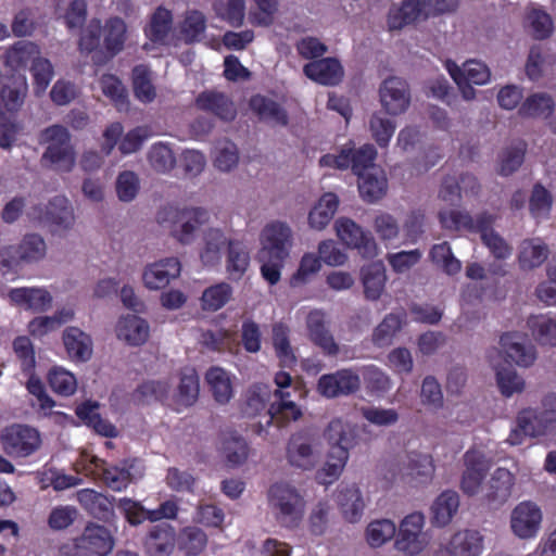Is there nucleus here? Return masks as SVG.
I'll return each instance as SVG.
<instances>
[{
  "mask_svg": "<svg viewBox=\"0 0 556 556\" xmlns=\"http://www.w3.org/2000/svg\"><path fill=\"white\" fill-rule=\"evenodd\" d=\"M388 180L381 167H371L369 172L358 175V190L367 202H376L387 193Z\"/></svg>",
  "mask_w": 556,
  "mask_h": 556,
  "instance_id": "obj_43",
  "label": "nucleus"
},
{
  "mask_svg": "<svg viewBox=\"0 0 556 556\" xmlns=\"http://www.w3.org/2000/svg\"><path fill=\"white\" fill-rule=\"evenodd\" d=\"M527 328L539 344L556 346V319L545 314L531 315Z\"/></svg>",
  "mask_w": 556,
  "mask_h": 556,
  "instance_id": "obj_55",
  "label": "nucleus"
},
{
  "mask_svg": "<svg viewBox=\"0 0 556 556\" xmlns=\"http://www.w3.org/2000/svg\"><path fill=\"white\" fill-rule=\"evenodd\" d=\"M267 504L274 519L283 528L298 529L305 516L306 501L300 489L280 481L270 485Z\"/></svg>",
  "mask_w": 556,
  "mask_h": 556,
  "instance_id": "obj_2",
  "label": "nucleus"
},
{
  "mask_svg": "<svg viewBox=\"0 0 556 556\" xmlns=\"http://www.w3.org/2000/svg\"><path fill=\"white\" fill-rule=\"evenodd\" d=\"M195 105L226 122L235 119L237 115V109L230 98L215 90L201 92L195 99Z\"/></svg>",
  "mask_w": 556,
  "mask_h": 556,
  "instance_id": "obj_37",
  "label": "nucleus"
},
{
  "mask_svg": "<svg viewBox=\"0 0 556 556\" xmlns=\"http://www.w3.org/2000/svg\"><path fill=\"white\" fill-rule=\"evenodd\" d=\"M549 250L539 238L525 239L518 248V264L522 270H533L540 267L548 257Z\"/></svg>",
  "mask_w": 556,
  "mask_h": 556,
  "instance_id": "obj_42",
  "label": "nucleus"
},
{
  "mask_svg": "<svg viewBox=\"0 0 556 556\" xmlns=\"http://www.w3.org/2000/svg\"><path fill=\"white\" fill-rule=\"evenodd\" d=\"M251 263L248 247L239 240H233L225 254V271L232 280L241 279Z\"/></svg>",
  "mask_w": 556,
  "mask_h": 556,
  "instance_id": "obj_44",
  "label": "nucleus"
},
{
  "mask_svg": "<svg viewBox=\"0 0 556 556\" xmlns=\"http://www.w3.org/2000/svg\"><path fill=\"white\" fill-rule=\"evenodd\" d=\"M405 324L406 315L404 313H390L386 315L372 331V343L379 348L390 345Z\"/></svg>",
  "mask_w": 556,
  "mask_h": 556,
  "instance_id": "obj_47",
  "label": "nucleus"
},
{
  "mask_svg": "<svg viewBox=\"0 0 556 556\" xmlns=\"http://www.w3.org/2000/svg\"><path fill=\"white\" fill-rule=\"evenodd\" d=\"M151 136L150 129L146 126H138L124 134V127L121 123L110 124L103 131V142L101 151L110 155L118 146L123 155H130L138 152L146 140Z\"/></svg>",
  "mask_w": 556,
  "mask_h": 556,
  "instance_id": "obj_8",
  "label": "nucleus"
},
{
  "mask_svg": "<svg viewBox=\"0 0 556 556\" xmlns=\"http://www.w3.org/2000/svg\"><path fill=\"white\" fill-rule=\"evenodd\" d=\"M205 382L218 405H227L235 396V377L219 366H213L205 372Z\"/></svg>",
  "mask_w": 556,
  "mask_h": 556,
  "instance_id": "obj_32",
  "label": "nucleus"
},
{
  "mask_svg": "<svg viewBox=\"0 0 556 556\" xmlns=\"http://www.w3.org/2000/svg\"><path fill=\"white\" fill-rule=\"evenodd\" d=\"M232 287L227 282H218L206 288L200 299L201 307L206 312L223 308L232 298Z\"/></svg>",
  "mask_w": 556,
  "mask_h": 556,
  "instance_id": "obj_63",
  "label": "nucleus"
},
{
  "mask_svg": "<svg viewBox=\"0 0 556 556\" xmlns=\"http://www.w3.org/2000/svg\"><path fill=\"white\" fill-rule=\"evenodd\" d=\"M40 58L38 46L31 41H18L8 48L4 54V65L13 71L25 67L29 62Z\"/></svg>",
  "mask_w": 556,
  "mask_h": 556,
  "instance_id": "obj_53",
  "label": "nucleus"
},
{
  "mask_svg": "<svg viewBox=\"0 0 556 556\" xmlns=\"http://www.w3.org/2000/svg\"><path fill=\"white\" fill-rule=\"evenodd\" d=\"M371 227L378 239L386 245L396 241L401 235L399 219L388 212L377 213L372 218Z\"/></svg>",
  "mask_w": 556,
  "mask_h": 556,
  "instance_id": "obj_62",
  "label": "nucleus"
},
{
  "mask_svg": "<svg viewBox=\"0 0 556 556\" xmlns=\"http://www.w3.org/2000/svg\"><path fill=\"white\" fill-rule=\"evenodd\" d=\"M444 67L458 87L462 98L466 101H472L477 97V91L472 85L484 86L491 81L490 68L478 60H468L462 66L452 60H447Z\"/></svg>",
  "mask_w": 556,
  "mask_h": 556,
  "instance_id": "obj_6",
  "label": "nucleus"
},
{
  "mask_svg": "<svg viewBox=\"0 0 556 556\" xmlns=\"http://www.w3.org/2000/svg\"><path fill=\"white\" fill-rule=\"evenodd\" d=\"M97 403H85L77 408V416L97 433L112 438L117 434L116 428L105 419H102Z\"/></svg>",
  "mask_w": 556,
  "mask_h": 556,
  "instance_id": "obj_60",
  "label": "nucleus"
},
{
  "mask_svg": "<svg viewBox=\"0 0 556 556\" xmlns=\"http://www.w3.org/2000/svg\"><path fill=\"white\" fill-rule=\"evenodd\" d=\"M175 542L174 528L168 525H160L151 529L146 540V547L152 556H169L174 551Z\"/></svg>",
  "mask_w": 556,
  "mask_h": 556,
  "instance_id": "obj_46",
  "label": "nucleus"
},
{
  "mask_svg": "<svg viewBox=\"0 0 556 556\" xmlns=\"http://www.w3.org/2000/svg\"><path fill=\"white\" fill-rule=\"evenodd\" d=\"M339 204L340 200L336 193H324L308 211V227L314 231L325 230L336 215Z\"/></svg>",
  "mask_w": 556,
  "mask_h": 556,
  "instance_id": "obj_35",
  "label": "nucleus"
},
{
  "mask_svg": "<svg viewBox=\"0 0 556 556\" xmlns=\"http://www.w3.org/2000/svg\"><path fill=\"white\" fill-rule=\"evenodd\" d=\"M68 358L75 363H86L93 354V341L89 333L78 327L70 326L62 334Z\"/></svg>",
  "mask_w": 556,
  "mask_h": 556,
  "instance_id": "obj_30",
  "label": "nucleus"
},
{
  "mask_svg": "<svg viewBox=\"0 0 556 556\" xmlns=\"http://www.w3.org/2000/svg\"><path fill=\"white\" fill-rule=\"evenodd\" d=\"M211 157L214 168L220 173L235 170L240 161L238 147L228 139H220L215 142Z\"/></svg>",
  "mask_w": 556,
  "mask_h": 556,
  "instance_id": "obj_48",
  "label": "nucleus"
},
{
  "mask_svg": "<svg viewBox=\"0 0 556 556\" xmlns=\"http://www.w3.org/2000/svg\"><path fill=\"white\" fill-rule=\"evenodd\" d=\"M182 270L176 256H168L147 263L141 273V282L149 291H159L177 280Z\"/></svg>",
  "mask_w": 556,
  "mask_h": 556,
  "instance_id": "obj_15",
  "label": "nucleus"
},
{
  "mask_svg": "<svg viewBox=\"0 0 556 556\" xmlns=\"http://www.w3.org/2000/svg\"><path fill=\"white\" fill-rule=\"evenodd\" d=\"M556 65V55L549 49L535 45L529 50L525 65L526 75L530 80L536 81L553 73Z\"/></svg>",
  "mask_w": 556,
  "mask_h": 556,
  "instance_id": "obj_40",
  "label": "nucleus"
},
{
  "mask_svg": "<svg viewBox=\"0 0 556 556\" xmlns=\"http://www.w3.org/2000/svg\"><path fill=\"white\" fill-rule=\"evenodd\" d=\"M233 241L223 229L210 228L202 237L199 257L204 267L216 268L220 266L230 243Z\"/></svg>",
  "mask_w": 556,
  "mask_h": 556,
  "instance_id": "obj_23",
  "label": "nucleus"
},
{
  "mask_svg": "<svg viewBox=\"0 0 556 556\" xmlns=\"http://www.w3.org/2000/svg\"><path fill=\"white\" fill-rule=\"evenodd\" d=\"M379 102L389 115L404 114L412 102L410 88L407 81L395 76L384 79L379 87Z\"/></svg>",
  "mask_w": 556,
  "mask_h": 556,
  "instance_id": "obj_16",
  "label": "nucleus"
},
{
  "mask_svg": "<svg viewBox=\"0 0 556 556\" xmlns=\"http://www.w3.org/2000/svg\"><path fill=\"white\" fill-rule=\"evenodd\" d=\"M11 306L33 313H43L53 305V295L45 287L11 288L5 294Z\"/></svg>",
  "mask_w": 556,
  "mask_h": 556,
  "instance_id": "obj_19",
  "label": "nucleus"
},
{
  "mask_svg": "<svg viewBox=\"0 0 556 556\" xmlns=\"http://www.w3.org/2000/svg\"><path fill=\"white\" fill-rule=\"evenodd\" d=\"M488 361L495 372L497 387L504 396L510 397L514 394L523 391V379L511 367V365L505 364L503 359H501L500 352L490 351L488 354Z\"/></svg>",
  "mask_w": 556,
  "mask_h": 556,
  "instance_id": "obj_28",
  "label": "nucleus"
},
{
  "mask_svg": "<svg viewBox=\"0 0 556 556\" xmlns=\"http://www.w3.org/2000/svg\"><path fill=\"white\" fill-rule=\"evenodd\" d=\"M543 521L541 507L532 501L518 503L509 514V529L520 540L538 536Z\"/></svg>",
  "mask_w": 556,
  "mask_h": 556,
  "instance_id": "obj_13",
  "label": "nucleus"
},
{
  "mask_svg": "<svg viewBox=\"0 0 556 556\" xmlns=\"http://www.w3.org/2000/svg\"><path fill=\"white\" fill-rule=\"evenodd\" d=\"M147 160L150 167L157 174H168L177 164L174 150L168 143L162 141L155 142L149 148Z\"/></svg>",
  "mask_w": 556,
  "mask_h": 556,
  "instance_id": "obj_56",
  "label": "nucleus"
},
{
  "mask_svg": "<svg viewBox=\"0 0 556 556\" xmlns=\"http://www.w3.org/2000/svg\"><path fill=\"white\" fill-rule=\"evenodd\" d=\"M493 351L500 352L501 359L505 364H515L519 367H530L536 359V350L531 344L525 333L518 331H508L500 338V349Z\"/></svg>",
  "mask_w": 556,
  "mask_h": 556,
  "instance_id": "obj_12",
  "label": "nucleus"
},
{
  "mask_svg": "<svg viewBox=\"0 0 556 556\" xmlns=\"http://www.w3.org/2000/svg\"><path fill=\"white\" fill-rule=\"evenodd\" d=\"M47 254V244L43 238L36 233L26 235L17 248L8 247L0 253V266L5 275L14 270L18 260L24 262H38Z\"/></svg>",
  "mask_w": 556,
  "mask_h": 556,
  "instance_id": "obj_11",
  "label": "nucleus"
},
{
  "mask_svg": "<svg viewBox=\"0 0 556 556\" xmlns=\"http://www.w3.org/2000/svg\"><path fill=\"white\" fill-rule=\"evenodd\" d=\"M386 267L381 262L371 263L362 269L364 293L368 300L376 301L382 295L387 282Z\"/></svg>",
  "mask_w": 556,
  "mask_h": 556,
  "instance_id": "obj_49",
  "label": "nucleus"
},
{
  "mask_svg": "<svg viewBox=\"0 0 556 556\" xmlns=\"http://www.w3.org/2000/svg\"><path fill=\"white\" fill-rule=\"evenodd\" d=\"M208 214L200 207L178 208L165 206L157 214V222L167 225L170 236L187 245L194 241L199 228L207 222Z\"/></svg>",
  "mask_w": 556,
  "mask_h": 556,
  "instance_id": "obj_3",
  "label": "nucleus"
},
{
  "mask_svg": "<svg viewBox=\"0 0 556 556\" xmlns=\"http://www.w3.org/2000/svg\"><path fill=\"white\" fill-rule=\"evenodd\" d=\"M114 330L116 338L129 346H141L150 337L149 323L132 314L121 316Z\"/></svg>",
  "mask_w": 556,
  "mask_h": 556,
  "instance_id": "obj_29",
  "label": "nucleus"
},
{
  "mask_svg": "<svg viewBox=\"0 0 556 556\" xmlns=\"http://www.w3.org/2000/svg\"><path fill=\"white\" fill-rule=\"evenodd\" d=\"M330 321L328 315L323 309H311L305 317V328L307 338L324 353L337 355L339 345L329 329Z\"/></svg>",
  "mask_w": 556,
  "mask_h": 556,
  "instance_id": "obj_21",
  "label": "nucleus"
},
{
  "mask_svg": "<svg viewBox=\"0 0 556 556\" xmlns=\"http://www.w3.org/2000/svg\"><path fill=\"white\" fill-rule=\"evenodd\" d=\"M269 422H288L298 420L302 416V409L291 400L290 391L279 390L274 392V401L268 406Z\"/></svg>",
  "mask_w": 556,
  "mask_h": 556,
  "instance_id": "obj_45",
  "label": "nucleus"
},
{
  "mask_svg": "<svg viewBox=\"0 0 556 556\" xmlns=\"http://www.w3.org/2000/svg\"><path fill=\"white\" fill-rule=\"evenodd\" d=\"M459 508V496L455 491L442 492L431 506L432 522L435 526H447Z\"/></svg>",
  "mask_w": 556,
  "mask_h": 556,
  "instance_id": "obj_54",
  "label": "nucleus"
},
{
  "mask_svg": "<svg viewBox=\"0 0 556 556\" xmlns=\"http://www.w3.org/2000/svg\"><path fill=\"white\" fill-rule=\"evenodd\" d=\"M219 451L231 468H237L245 464L251 448L248 441L237 431H226L220 437Z\"/></svg>",
  "mask_w": 556,
  "mask_h": 556,
  "instance_id": "obj_34",
  "label": "nucleus"
},
{
  "mask_svg": "<svg viewBox=\"0 0 556 556\" xmlns=\"http://www.w3.org/2000/svg\"><path fill=\"white\" fill-rule=\"evenodd\" d=\"M303 72L307 78L323 86L338 85L344 76L341 63L334 58L309 62L304 65Z\"/></svg>",
  "mask_w": 556,
  "mask_h": 556,
  "instance_id": "obj_31",
  "label": "nucleus"
},
{
  "mask_svg": "<svg viewBox=\"0 0 556 556\" xmlns=\"http://www.w3.org/2000/svg\"><path fill=\"white\" fill-rule=\"evenodd\" d=\"M350 459V452L346 448L330 446L325 462L316 472V480L323 485H329L337 481Z\"/></svg>",
  "mask_w": 556,
  "mask_h": 556,
  "instance_id": "obj_41",
  "label": "nucleus"
},
{
  "mask_svg": "<svg viewBox=\"0 0 556 556\" xmlns=\"http://www.w3.org/2000/svg\"><path fill=\"white\" fill-rule=\"evenodd\" d=\"M76 498L83 507L98 518L109 519L114 515L109 500L91 489L79 490Z\"/></svg>",
  "mask_w": 556,
  "mask_h": 556,
  "instance_id": "obj_61",
  "label": "nucleus"
},
{
  "mask_svg": "<svg viewBox=\"0 0 556 556\" xmlns=\"http://www.w3.org/2000/svg\"><path fill=\"white\" fill-rule=\"evenodd\" d=\"M426 18L427 13L424 0H403L400 5L390 9L388 26L391 30H397Z\"/></svg>",
  "mask_w": 556,
  "mask_h": 556,
  "instance_id": "obj_38",
  "label": "nucleus"
},
{
  "mask_svg": "<svg viewBox=\"0 0 556 556\" xmlns=\"http://www.w3.org/2000/svg\"><path fill=\"white\" fill-rule=\"evenodd\" d=\"M359 388V376L350 369H342L334 374L324 375L319 378L317 384L318 392L329 399L349 395L356 392Z\"/></svg>",
  "mask_w": 556,
  "mask_h": 556,
  "instance_id": "obj_26",
  "label": "nucleus"
},
{
  "mask_svg": "<svg viewBox=\"0 0 556 556\" xmlns=\"http://www.w3.org/2000/svg\"><path fill=\"white\" fill-rule=\"evenodd\" d=\"M465 469L460 479V490L468 496L482 500L485 483L490 477L492 459L481 450L471 448L464 455Z\"/></svg>",
  "mask_w": 556,
  "mask_h": 556,
  "instance_id": "obj_7",
  "label": "nucleus"
},
{
  "mask_svg": "<svg viewBox=\"0 0 556 556\" xmlns=\"http://www.w3.org/2000/svg\"><path fill=\"white\" fill-rule=\"evenodd\" d=\"M79 464L88 471H100L103 482L114 491L125 490L144 475L143 467L135 459L122 460L114 465L84 453Z\"/></svg>",
  "mask_w": 556,
  "mask_h": 556,
  "instance_id": "obj_4",
  "label": "nucleus"
},
{
  "mask_svg": "<svg viewBox=\"0 0 556 556\" xmlns=\"http://www.w3.org/2000/svg\"><path fill=\"white\" fill-rule=\"evenodd\" d=\"M103 45L106 52L113 56L124 49L127 39V25L121 17L114 16L102 26Z\"/></svg>",
  "mask_w": 556,
  "mask_h": 556,
  "instance_id": "obj_50",
  "label": "nucleus"
},
{
  "mask_svg": "<svg viewBox=\"0 0 556 556\" xmlns=\"http://www.w3.org/2000/svg\"><path fill=\"white\" fill-rule=\"evenodd\" d=\"M41 161L59 173H70L76 164V152L74 147L46 149Z\"/></svg>",
  "mask_w": 556,
  "mask_h": 556,
  "instance_id": "obj_58",
  "label": "nucleus"
},
{
  "mask_svg": "<svg viewBox=\"0 0 556 556\" xmlns=\"http://www.w3.org/2000/svg\"><path fill=\"white\" fill-rule=\"evenodd\" d=\"M28 94V81L24 74H15L0 88V114L14 115L23 108Z\"/></svg>",
  "mask_w": 556,
  "mask_h": 556,
  "instance_id": "obj_27",
  "label": "nucleus"
},
{
  "mask_svg": "<svg viewBox=\"0 0 556 556\" xmlns=\"http://www.w3.org/2000/svg\"><path fill=\"white\" fill-rule=\"evenodd\" d=\"M516 476L504 467L496 468L489 477L481 502L489 507L500 508L513 495Z\"/></svg>",
  "mask_w": 556,
  "mask_h": 556,
  "instance_id": "obj_20",
  "label": "nucleus"
},
{
  "mask_svg": "<svg viewBox=\"0 0 556 556\" xmlns=\"http://www.w3.org/2000/svg\"><path fill=\"white\" fill-rule=\"evenodd\" d=\"M261 275L271 286L277 285L281 278V268L290 257L293 248V231L289 224L273 220L266 224L260 233Z\"/></svg>",
  "mask_w": 556,
  "mask_h": 556,
  "instance_id": "obj_1",
  "label": "nucleus"
},
{
  "mask_svg": "<svg viewBox=\"0 0 556 556\" xmlns=\"http://www.w3.org/2000/svg\"><path fill=\"white\" fill-rule=\"evenodd\" d=\"M367 125L370 136L377 144L380 148L388 147L396 129L395 122L381 112H375L369 116Z\"/></svg>",
  "mask_w": 556,
  "mask_h": 556,
  "instance_id": "obj_64",
  "label": "nucleus"
},
{
  "mask_svg": "<svg viewBox=\"0 0 556 556\" xmlns=\"http://www.w3.org/2000/svg\"><path fill=\"white\" fill-rule=\"evenodd\" d=\"M271 342L275 354L282 367H292L296 363V356L290 342V328L276 323L271 329Z\"/></svg>",
  "mask_w": 556,
  "mask_h": 556,
  "instance_id": "obj_51",
  "label": "nucleus"
},
{
  "mask_svg": "<svg viewBox=\"0 0 556 556\" xmlns=\"http://www.w3.org/2000/svg\"><path fill=\"white\" fill-rule=\"evenodd\" d=\"M173 24L172 10L164 5L156 7L144 27V35L149 42L143 45V49L149 51L154 47L166 46L169 41Z\"/></svg>",
  "mask_w": 556,
  "mask_h": 556,
  "instance_id": "obj_24",
  "label": "nucleus"
},
{
  "mask_svg": "<svg viewBox=\"0 0 556 556\" xmlns=\"http://www.w3.org/2000/svg\"><path fill=\"white\" fill-rule=\"evenodd\" d=\"M250 106L261 119L274 125L285 126L288 123L286 111L275 101L263 96H254L250 100Z\"/></svg>",
  "mask_w": 556,
  "mask_h": 556,
  "instance_id": "obj_57",
  "label": "nucleus"
},
{
  "mask_svg": "<svg viewBox=\"0 0 556 556\" xmlns=\"http://www.w3.org/2000/svg\"><path fill=\"white\" fill-rule=\"evenodd\" d=\"M132 86L136 98L142 103H151L156 98L152 71L144 64L132 70Z\"/></svg>",
  "mask_w": 556,
  "mask_h": 556,
  "instance_id": "obj_59",
  "label": "nucleus"
},
{
  "mask_svg": "<svg viewBox=\"0 0 556 556\" xmlns=\"http://www.w3.org/2000/svg\"><path fill=\"white\" fill-rule=\"evenodd\" d=\"M525 27L534 39L543 40L552 36L554 22L546 11L529 7L525 13Z\"/></svg>",
  "mask_w": 556,
  "mask_h": 556,
  "instance_id": "obj_52",
  "label": "nucleus"
},
{
  "mask_svg": "<svg viewBox=\"0 0 556 556\" xmlns=\"http://www.w3.org/2000/svg\"><path fill=\"white\" fill-rule=\"evenodd\" d=\"M483 536L477 530H459L440 545L437 556H481Z\"/></svg>",
  "mask_w": 556,
  "mask_h": 556,
  "instance_id": "obj_22",
  "label": "nucleus"
},
{
  "mask_svg": "<svg viewBox=\"0 0 556 556\" xmlns=\"http://www.w3.org/2000/svg\"><path fill=\"white\" fill-rule=\"evenodd\" d=\"M433 472L432 457L427 453L412 451L397 458L394 476L405 484L418 486L429 482Z\"/></svg>",
  "mask_w": 556,
  "mask_h": 556,
  "instance_id": "obj_9",
  "label": "nucleus"
},
{
  "mask_svg": "<svg viewBox=\"0 0 556 556\" xmlns=\"http://www.w3.org/2000/svg\"><path fill=\"white\" fill-rule=\"evenodd\" d=\"M45 218L53 227L54 231L65 232L71 230L76 222L74 207L64 195H56L46 206Z\"/></svg>",
  "mask_w": 556,
  "mask_h": 556,
  "instance_id": "obj_36",
  "label": "nucleus"
},
{
  "mask_svg": "<svg viewBox=\"0 0 556 556\" xmlns=\"http://www.w3.org/2000/svg\"><path fill=\"white\" fill-rule=\"evenodd\" d=\"M336 503L345 521L356 523L362 519L366 505L356 483H340L336 490Z\"/></svg>",
  "mask_w": 556,
  "mask_h": 556,
  "instance_id": "obj_25",
  "label": "nucleus"
},
{
  "mask_svg": "<svg viewBox=\"0 0 556 556\" xmlns=\"http://www.w3.org/2000/svg\"><path fill=\"white\" fill-rule=\"evenodd\" d=\"M200 394V381L193 368H185L180 372L179 382L172 395L170 405L180 412L194 405Z\"/></svg>",
  "mask_w": 556,
  "mask_h": 556,
  "instance_id": "obj_33",
  "label": "nucleus"
},
{
  "mask_svg": "<svg viewBox=\"0 0 556 556\" xmlns=\"http://www.w3.org/2000/svg\"><path fill=\"white\" fill-rule=\"evenodd\" d=\"M1 442L3 448L11 456L26 457L39 448L41 438L39 432L31 427L13 425L4 429Z\"/></svg>",
  "mask_w": 556,
  "mask_h": 556,
  "instance_id": "obj_18",
  "label": "nucleus"
},
{
  "mask_svg": "<svg viewBox=\"0 0 556 556\" xmlns=\"http://www.w3.org/2000/svg\"><path fill=\"white\" fill-rule=\"evenodd\" d=\"M114 545L115 540L110 529L89 522L72 544L61 547V556H108Z\"/></svg>",
  "mask_w": 556,
  "mask_h": 556,
  "instance_id": "obj_5",
  "label": "nucleus"
},
{
  "mask_svg": "<svg viewBox=\"0 0 556 556\" xmlns=\"http://www.w3.org/2000/svg\"><path fill=\"white\" fill-rule=\"evenodd\" d=\"M321 455V443L313 434L299 432L288 443L287 459L294 468L309 471L316 468Z\"/></svg>",
  "mask_w": 556,
  "mask_h": 556,
  "instance_id": "obj_10",
  "label": "nucleus"
},
{
  "mask_svg": "<svg viewBox=\"0 0 556 556\" xmlns=\"http://www.w3.org/2000/svg\"><path fill=\"white\" fill-rule=\"evenodd\" d=\"M425 517L421 513H412L400 522L395 547L407 556L420 554L429 541L424 532Z\"/></svg>",
  "mask_w": 556,
  "mask_h": 556,
  "instance_id": "obj_14",
  "label": "nucleus"
},
{
  "mask_svg": "<svg viewBox=\"0 0 556 556\" xmlns=\"http://www.w3.org/2000/svg\"><path fill=\"white\" fill-rule=\"evenodd\" d=\"M324 437L329 446L346 448L350 452L356 444L357 429L351 421L336 417L325 428Z\"/></svg>",
  "mask_w": 556,
  "mask_h": 556,
  "instance_id": "obj_39",
  "label": "nucleus"
},
{
  "mask_svg": "<svg viewBox=\"0 0 556 556\" xmlns=\"http://www.w3.org/2000/svg\"><path fill=\"white\" fill-rule=\"evenodd\" d=\"M336 235L348 248L357 249L363 255L374 257L379 248L375 238L349 217H339L334 223Z\"/></svg>",
  "mask_w": 556,
  "mask_h": 556,
  "instance_id": "obj_17",
  "label": "nucleus"
}]
</instances>
